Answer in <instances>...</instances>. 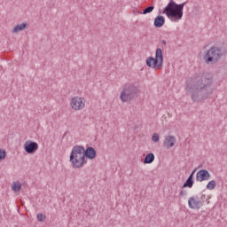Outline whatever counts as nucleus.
Wrapping results in <instances>:
<instances>
[{
	"mask_svg": "<svg viewBox=\"0 0 227 227\" xmlns=\"http://www.w3.org/2000/svg\"><path fill=\"white\" fill-rule=\"evenodd\" d=\"M215 180H211L207 183L206 187L208 191H214V189H215Z\"/></svg>",
	"mask_w": 227,
	"mask_h": 227,
	"instance_id": "nucleus-20",
	"label": "nucleus"
},
{
	"mask_svg": "<svg viewBox=\"0 0 227 227\" xmlns=\"http://www.w3.org/2000/svg\"><path fill=\"white\" fill-rule=\"evenodd\" d=\"M86 103L84 98L74 97L71 99V107L74 111H81V109H84Z\"/></svg>",
	"mask_w": 227,
	"mask_h": 227,
	"instance_id": "nucleus-6",
	"label": "nucleus"
},
{
	"mask_svg": "<svg viewBox=\"0 0 227 227\" xmlns=\"http://www.w3.org/2000/svg\"><path fill=\"white\" fill-rule=\"evenodd\" d=\"M210 172L207 169H200L196 174L197 182H205L210 180Z\"/></svg>",
	"mask_w": 227,
	"mask_h": 227,
	"instance_id": "nucleus-9",
	"label": "nucleus"
},
{
	"mask_svg": "<svg viewBox=\"0 0 227 227\" xmlns=\"http://www.w3.org/2000/svg\"><path fill=\"white\" fill-rule=\"evenodd\" d=\"M153 10H155V6L151 5L146 7L145 9H144L143 12H139V13H143V15H146L148 13H152V12H153Z\"/></svg>",
	"mask_w": 227,
	"mask_h": 227,
	"instance_id": "nucleus-19",
	"label": "nucleus"
},
{
	"mask_svg": "<svg viewBox=\"0 0 227 227\" xmlns=\"http://www.w3.org/2000/svg\"><path fill=\"white\" fill-rule=\"evenodd\" d=\"M139 93V89L136 87L134 84H127L122 88V91L120 95V99L121 102H130V100H134V98H137V95Z\"/></svg>",
	"mask_w": 227,
	"mask_h": 227,
	"instance_id": "nucleus-5",
	"label": "nucleus"
},
{
	"mask_svg": "<svg viewBox=\"0 0 227 227\" xmlns=\"http://www.w3.org/2000/svg\"><path fill=\"white\" fill-rule=\"evenodd\" d=\"M196 173V168L194 170H192V172L190 174V176H188V178H192V180H194V174Z\"/></svg>",
	"mask_w": 227,
	"mask_h": 227,
	"instance_id": "nucleus-25",
	"label": "nucleus"
},
{
	"mask_svg": "<svg viewBox=\"0 0 227 227\" xmlns=\"http://www.w3.org/2000/svg\"><path fill=\"white\" fill-rule=\"evenodd\" d=\"M160 139V137H159V134L157 133H154L152 137V140L154 142V143H159V140Z\"/></svg>",
	"mask_w": 227,
	"mask_h": 227,
	"instance_id": "nucleus-22",
	"label": "nucleus"
},
{
	"mask_svg": "<svg viewBox=\"0 0 227 227\" xmlns=\"http://www.w3.org/2000/svg\"><path fill=\"white\" fill-rule=\"evenodd\" d=\"M200 198H201V200H205V198H207V195L202 194Z\"/></svg>",
	"mask_w": 227,
	"mask_h": 227,
	"instance_id": "nucleus-26",
	"label": "nucleus"
},
{
	"mask_svg": "<svg viewBox=\"0 0 227 227\" xmlns=\"http://www.w3.org/2000/svg\"><path fill=\"white\" fill-rule=\"evenodd\" d=\"M6 159V151L0 149V160Z\"/></svg>",
	"mask_w": 227,
	"mask_h": 227,
	"instance_id": "nucleus-23",
	"label": "nucleus"
},
{
	"mask_svg": "<svg viewBox=\"0 0 227 227\" xmlns=\"http://www.w3.org/2000/svg\"><path fill=\"white\" fill-rule=\"evenodd\" d=\"M166 23V19L163 18V16H157L155 19H154V22H153V26L154 27H162V26H164V24Z\"/></svg>",
	"mask_w": 227,
	"mask_h": 227,
	"instance_id": "nucleus-13",
	"label": "nucleus"
},
{
	"mask_svg": "<svg viewBox=\"0 0 227 227\" xmlns=\"http://www.w3.org/2000/svg\"><path fill=\"white\" fill-rule=\"evenodd\" d=\"M155 58L160 60V65L164 63V56L162 55V49L160 48L156 49Z\"/></svg>",
	"mask_w": 227,
	"mask_h": 227,
	"instance_id": "nucleus-16",
	"label": "nucleus"
},
{
	"mask_svg": "<svg viewBox=\"0 0 227 227\" xmlns=\"http://www.w3.org/2000/svg\"><path fill=\"white\" fill-rule=\"evenodd\" d=\"M153 160H155V155L153 153H150L145 157L144 164H152Z\"/></svg>",
	"mask_w": 227,
	"mask_h": 227,
	"instance_id": "nucleus-14",
	"label": "nucleus"
},
{
	"mask_svg": "<svg viewBox=\"0 0 227 227\" xmlns=\"http://www.w3.org/2000/svg\"><path fill=\"white\" fill-rule=\"evenodd\" d=\"M179 196H181L182 198L187 196V191L184 190V188L180 191L179 192Z\"/></svg>",
	"mask_w": 227,
	"mask_h": 227,
	"instance_id": "nucleus-24",
	"label": "nucleus"
},
{
	"mask_svg": "<svg viewBox=\"0 0 227 227\" xmlns=\"http://www.w3.org/2000/svg\"><path fill=\"white\" fill-rule=\"evenodd\" d=\"M83 157L84 159L93 160L97 157V151L92 146H89L86 149L83 147Z\"/></svg>",
	"mask_w": 227,
	"mask_h": 227,
	"instance_id": "nucleus-11",
	"label": "nucleus"
},
{
	"mask_svg": "<svg viewBox=\"0 0 227 227\" xmlns=\"http://www.w3.org/2000/svg\"><path fill=\"white\" fill-rule=\"evenodd\" d=\"M146 65L150 68H162V64H160V60L159 59L149 57L146 59Z\"/></svg>",
	"mask_w": 227,
	"mask_h": 227,
	"instance_id": "nucleus-10",
	"label": "nucleus"
},
{
	"mask_svg": "<svg viewBox=\"0 0 227 227\" xmlns=\"http://www.w3.org/2000/svg\"><path fill=\"white\" fill-rule=\"evenodd\" d=\"M161 43H162L163 45H166V44H167L166 40H161Z\"/></svg>",
	"mask_w": 227,
	"mask_h": 227,
	"instance_id": "nucleus-27",
	"label": "nucleus"
},
{
	"mask_svg": "<svg viewBox=\"0 0 227 227\" xmlns=\"http://www.w3.org/2000/svg\"><path fill=\"white\" fill-rule=\"evenodd\" d=\"M186 4L187 1L178 4L175 3V1L170 0L163 9L162 13L167 15L168 19H169L171 22H178L179 20H182V17H184V7Z\"/></svg>",
	"mask_w": 227,
	"mask_h": 227,
	"instance_id": "nucleus-2",
	"label": "nucleus"
},
{
	"mask_svg": "<svg viewBox=\"0 0 227 227\" xmlns=\"http://www.w3.org/2000/svg\"><path fill=\"white\" fill-rule=\"evenodd\" d=\"M175 143H176V137H175V136H167L164 139L163 145L168 150H169V148H173L175 146Z\"/></svg>",
	"mask_w": 227,
	"mask_h": 227,
	"instance_id": "nucleus-12",
	"label": "nucleus"
},
{
	"mask_svg": "<svg viewBox=\"0 0 227 227\" xmlns=\"http://www.w3.org/2000/svg\"><path fill=\"white\" fill-rule=\"evenodd\" d=\"M194 185V179H192V177H188L184 184H183L182 189H185V187H189V189H192V187Z\"/></svg>",
	"mask_w": 227,
	"mask_h": 227,
	"instance_id": "nucleus-17",
	"label": "nucleus"
},
{
	"mask_svg": "<svg viewBox=\"0 0 227 227\" xmlns=\"http://www.w3.org/2000/svg\"><path fill=\"white\" fill-rule=\"evenodd\" d=\"M27 27V23L18 24L12 30V33H19L20 31H24V29Z\"/></svg>",
	"mask_w": 227,
	"mask_h": 227,
	"instance_id": "nucleus-15",
	"label": "nucleus"
},
{
	"mask_svg": "<svg viewBox=\"0 0 227 227\" xmlns=\"http://www.w3.org/2000/svg\"><path fill=\"white\" fill-rule=\"evenodd\" d=\"M45 219H47V216L45 215L42 213L37 214V221H39V223H43Z\"/></svg>",
	"mask_w": 227,
	"mask_h": 227,
	"instance_id": "nucleus-21",
	"label": "nucleus"
},
{
	"mask_svg": "<svg viewBox=\"0 0 227 227\" xmlns=\"http://www.w3.org/2000/svg\"><path fill=\"white\" fill-rule=\"evenodd\" d=\"M69 161L74 169L83 168L84 164L87 163L84 158V146L74 145L71 151Z\"/></svg>",
	"mask_w": 227,
	"mask_h": 227,
	"instance_id": "nucleus-4",
	"label": "nucleus"
},
{
	"mask_svg": "<svg viewBox=\"0 0 227 227\" xmlns=\"http://www.w3.org/2000/svg\"><path fill=\"white\" fill-rule=\"evenodd\" d=\"M12 191H14V192H20V189H22V184H20V182L17 183H13L12 186Z\"/></svg>",
	"mask_w": 227,
	"mask_h": 227,
	"instance_id": "nucleus-18",
	"label": "nucleus"
},
{
	"mask_svg": "<svg viewBox=\"0 0 227 227\" xmlns=\"http://www.w3.org/2000/svg\"><path fill=\"white\" fill-rule=\"evenodd\" d=\"M188 206L190 208L200 210L203 207V203L198 197H190L188 200Z\"/></svg>",
	"mask_w": 227,
	"mask_h": 227,
	"instance_id": "nucleus-8",
	"label": "nucleus"
},
{
	"mask_svg": "<svg viewBox=\"0 0 227 227\" xmlns=\"http://www.w3.org/2000/svg\"><path fill=\"white\" fill-rule=\"evenodd\" d=\"M227 49L224 46H212L204 55V60L207 65H215L223 58H226Z\"/></svg>",
	"mask_w": 227,
	"mask_h": 227,
	"instance_id": "nucleus-3",
	"label": "nucleus"
},
{
	"mask_svg": "<svg viewBox=\"0 0 227 227\" xmlns=\"http://www.w3.org/2000/svg\"><path fill=\"white\" fill-rule=\"evenodd\" d=\"M212 84H214L212 74H200L186 80V93L191 96L192 102H203L214 93Z\"/></svg>",
	"mask_w": 227,
	"mask_h": 227,
	"instance_id": "nucleus-1",
	"label": "nucleus"
},
{
	"mask_svg": "<svg viewBox=\"0 0 227 227\" xmlns=\"http://www.w3.org/2000/svg\"><path fill=\"white\" fill-rule=\"evenodd\" d=\"M23 148L28 154L33 155V153H36L38 150V143L30 140L26 141Z\"/></svg>",
	"mask_w": 227,
	"mask_h": 227,
	"instance_id": "nucleus-7",
	"label": "nucleus"
}]
</instances>
